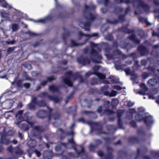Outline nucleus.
I'll use <instances>...</instances> for the list:
<instances>
[{"instance_id": "nucleus-12", "label": "nucleus", "mask_w": 159, "mask_h": 159, "mask_svg": "<svg viewBox=\"0 0 159 159\" xmlns=\"http://www.w3.org/2000/svg\"><path fill=\"white\" fill-rule=\"evenodd\" d=\"M79 35L80 36H84L85 37L86 40H88L91 37H98V34L97 33H93L91 34H83L82 32H80L79 33Z\"/></svg>"}, {"instance_id": "nucleus-25", "label": "nucleus", "mask_w": 159, "mask_h": 159, "mask_svg": "<svg viewBox=\"0 0 159 159\" xmlns=\"http://www.w3.org/2000/svg\"><path fill=\"white\" fill-rule=\"evenodd\" d=\"M117 93V92L113 90H112L110 93L109 92L105 93L106 96H107L110 97L115 96L116 95Z\"/></svg>"}, {"instance_id": "nucleus-19", "label": "nucleus", "mask_w": 159, "mask_h": 159, "mask_svg": "<svg viewBox=\"0 0 159 159\" xmlns=\"http://www.w3.org/2000/svg\"><path fill=\"white\" fill-rule=\"evenodd\" d=\"M123 113V111L122 110H119L117 112V116L118 118V124L119 126L120 127H122L121 120L120 119V117L122 116Z\"/></svg>"}, {"instance_id": "nucleus-38", "label": "nucleus", "mask_w": 159, "mask_h": 159, "mask_svg": "<svg viewBox=\"0 0 159 159\" xmlns=\"http://www.w3.org/2000/svg\"><path fill=\"white\" fill-rule=\"evenodd\" d=\"M85 9L86 11H90L91 9L94 8V6L92 5L91 7L87 6V5L85 6Z\"/></svg>"}, {"instance_id": "nucleus-21", "label": "nucleus", "mask_w": 159, "mask_h": 159, "mask_svg": "<svg viewBox=\"0 0 159 159\" xmlns=\"http://www.w3.org/2000/svg\"><path fill=\"white\" fill-rule=\"evenodd\" d=\"M51 15L48 16L47 17L42 19H39L38 20L35 21L36 22L40 23H44L47 21L51 20Z\"/></svg>"}, {"instance_id": "nucleus-11", "label": "nucleus", "mask_w": 159, "mask_h": 159, "mask_svg": "<svg viewBox=\"0 0 159 159\" xmlns=\"http://www.w3.org/2000/svg\"><path fill=\"white\" fill-rule=\"evenodd\" d=\"M36 98L35 97H33L32 98V101L31 103L28 105L29 109L32 110H34L35 108V106L36 104Z\"/></svg>"}, {"instance_id": "nucleus-29", "label": "nucleus", "mask_w": 159, "mask_h": 159, "mask_svg": "<svg viewBox=\"0 0 159 159\" xmlns=\"http://www.w3.org/2000/svg\"><path fill=\"white\" fill-rule=\"evenodd\" d=\"M9 143V140L4 138L2 136L1 137V139L0 140V143H3L7 145Z\"/></svg>"}, {"instance_id": "nucleus-41", "label": "nucleus", "mask_w": 159, "mask_h": 159, "mask_svg": "<svg viewBox=\"0 0 159 159\" xmlns=\"http://www.w3.org/2000/svg\"><path fill=\"white\" fill-rule=\"evenodd\" d=\"M139 67V66L138 65V61H135V65L134 66V70H138Z\"/></svg>"}, {"instance_id": "nucleus-34", "label": "nucleus", "mask_w": 159, "mask_h": 159, "mask_svg": "<svg viewBox=\"0 0 159 159\" xmlns=\"http://www.w3.org/2000/svg\"><path fill=\"white\" fill-rule=\"evenodd\" d=\"M11 27L12 32H15L17 30L18 26V25L16 24H13L11 25Z\"/></svg>"}, {"instance_id": "nucleus-33", "label": "nucleus", "mask_w": 159, "mask_h": 159, "mask_svg": "<svg viewBox=\"0 0 159 159\" xmlns=\"http://www.w3.org/2000/svg\"><path fill=\"white\" fill-rule=\"evenodd\" d=\"M120 62L119 61H118L116 62L115 63V66H116V69L118 70H120L122 69L123 68V65H121L119 64Z\"/></svg>"}, {"instance_id": "nucleus-60", "label": "nucleus", "mask_w": 159, "mask_h": 159, "mask_svg": "<svg viewBox=\"0 0 159 159\" xmlns=\"http://www.w3.org/2000/svg\"><path fill=\"white\" fill-rule=\"evenodd\" d=\"M112 156L111 154H109L105 158L106 159H112Z\"/></svg>"}, {"instance_id": "nucleus-42", "label": "nucleus", "mask_w": 159, "mask_h": 159, "mask_svg": "<svg viewBox=\"0 0 159 159\" xmlns=\"http://www.w3.org/2000/svg\"><path fill=\"white\" fill-rule=\"evenodd\" d=\"M129 113L130 114V118H131L132 117V114L134 113L135 112V110L134 109H130L129 110Z\"/></svg>"}, {"instance_id": "nucleus-49", "label": "nucleus", "mask_w": 159, "mask_h": 159, "mask_svg": "<svg viewBox=\"0 0 159 159\" xmlns=\"http://www.w3.org/2000/svg\"><path fill=\"white\" fill-rule=\"evenodd\" d=\"M113 88L118 90H120L122 89L121 87L117 85H114L113 87Z\"/></svg>"}, {"instance_id": "nucleus-47", "label": "nucleus", "mask_w": 159, "mask_h": 159, "mask_svg": "<svg viewBox=\"0 0 159 159\" xmlns=\"http://www.w3.org/2000/svg\"><path fill=\"white\" fill-rule=\"evenodd\" d=\"M24 66L28 70H30L32 68L31 65L30 64H26L24 65Z\"/></svg>"}, {"instance_id": "nucleus-52", "label": "nucleus", "mask_w": 159, "mask_h": 159, "mask_svg": "<svg viewBox=\"0 0 159 159\" xmlns=\"http://www.w3.org/2000/svg\"><path fill=\"white\" fill-rule=\"evenodd\" d=\"M15 43V41L14 40H13L12 41H7L6 42V43L8 44H14Z\"/></svg>"}, {"instance_id": "nucleus-36", "label": "nucleus", "mask_w": 159, "mask_h": 159, "mask_svg": "<svg viewBox=\"0 0 159 159\" xmlns=\"http://www.w3.org/2000/svg\"><path fill=\"white\" fill-rule=\"evenodd\" d=\"M96 17L95 15H93L89 13L88 16L86 17V18L90 20H93Z\"/></svg>"}, {"instance_id": "nucleus-5", "label": "nucleus", "mask_w": 159, "mask_h": 159, "mask_svg": "<svg viewBox=\"0 0 159 159\" xmlns=\"http://www.w3.org/2000/svg\"><path fill=\"white\" fill-rule=\"evenodd\" d=\"M66 78L64 79V82L68 86H72V80L74 78V74H72L71 71H69L66 73Z\"/></svg>"}, {"instance_id": "nucleus-63", "label": "nucleus", "mask_w": 159, "mask_h": 159, "mask_svg": "<svg viewBox=\"0 0 159 159\" xmlns=\"http://www.w3.org/2000/svg\"><path fill=\"white\" fill-rule=\"evenodd\" d=\"M151 92L153 94H156L157 93L158 91L157 89H154L152 90Z\"/></svg>"}, {"instance_id": "nucleus-14", "label": "nucleus", "mask_w": 159, "mask_h": 159, "mask_svg": "<svg viewBox=\"0 0 159 159\" xmlns=\"http://www.w3.org/2000/svg\"><path fill=\"white\" fill-rule=\"evenodd\" d=\"M157 80L154 78H152L148 80L147 84L149 86L152 87L155 86L157 84Z\"/></svg>"}, {"instance_id": "nucleus-8", "label": "nucleus", "mask_w": 159, "mask_h": 159, "mask_svg": "<svg viewBox=\"0 0 159 159\" xmlns=\"http://www.w3.org/2000/svg\"><path fill=\"white\" fill-rule=\"evenodd\" d=\"M41 98L48 97V98L51 100L53 101L55 103H57L60 101L61 98H58L56 97H54L52 96L48 95V94L46 92H43L41 94H40L38 96Z\"/></svg>"}, {"instance_id": "nucleus-13", "label": "nucleus", "mask_w": 159, "mask_h": 159, "mask_svg": "<svg viewBox=\"0 0 159 159\" xmlns=\"http://www.w3.org/2000/svg\"><path fill=\"white\" fill-rule=\"evenodd\" d=\"M40 131V128L38 126H35L33 128V130L31 132V133L32 135L36 136L39 134Z\"/></svg>"}, {"instance_id": "nucleus-59", "label": "nucleus", "mask_w": 159, "mask_h": 159, "mask_svg": "<svg viewBox=\"0 0 159 159\" xmlns=\"http://www.w3.org/2000/svg\"><path fill=\"white\" fill-rule=\"evenodd\" d=\"M105 112L108 113L110 115L113 114L114 113H115L113 112L112 111L110 110H106Z\"/></svg>"}, {"instance_id": "nucleus-31", "label": "nucleus", "mask_w": 159, "mask_h": 159, "mask_svg": "<svg viewBox=\"0 0 159 159\" xmlns=\"http://www.w3.org/2000/svg\"><path fill=\"white\" fill-rule=\"evenodd\" d=\"M0 4L3 7H8L9 5L4 0H0Z\"/></svg>"}, {"instance_id": "nucleus-39", "label": "nucleus", "mask_w": 159, "mask_h": 159, "mask_svg": "<svg viewBox=\"0 0 159 159\" xmlns=\"http://www.w3.org/2000/svg\"><path fill=\"white\" fill-rule=\"evenodd\" d=\"M38 105L40 107H43L46 105V103L44 101H41L38 102L37 103Z\"/></svg>"}, {"instance_id": "nucleus-58", "label": "nucleus", "mask_w": 159, "mask_h": 159, "mask_svg": "<svg viewBox=\"0 0 159 159\" xmlns=\"http://www.w3.org/2000/svg\"><path fill=\"white\" fill-rule=\"evenodd\" d=\"M34 152L36 153V154L37 155V156L38 157H39L40 156L41 153H40L37 150H35L34 151Z\"/></svg>"}, {"instance_id": "nucleus-57", "label": "nucleus", "mask_w": 159, "mask_h": 159, "mask_svg": "<svg viewBox=\"0 0 159 159\" xmlns=\"http://www.w3.org/2000/svg\"><path fill=\"white\" fill-rule=\"evenodd\" d=\"M38 74V73L37 71H33L32 72V75L33 76H36Z\"/></svg>"}, {"instance_id": "nucleus-26", "label": "nucleus", "mask_w": 159, "mask_h": 159, "mask_svg": "<svg viewBox=\"0 0 159 159\" xmlns=\"http://www.w3.org/2000/svg\"><path fill=\"white\" fill-rule=\"evenodd\" d=\"M109 79V81L112 83H116L119 82V80L116 79L113 76H110Z\"/></svg>"}, {"instance_id": "nucleus-64", "label": "nucleus", "mask_w": 159, "mask_h": 159, "mask_svg": "<svg viewBox=\"0 0 159 159\" xmlns=\"http://www.w3.org/2000/svg\"><path fill=\"white\" fill-rule=\"evenodd\" d=\"M24 86L26 88H29L30 86V84L29 83H25L24 84Z\"/></svg>"}, {"instance_id": "nucleus-54", "label": "nucleus", "mask_w": 159, "mask_h": 159, "mask_svg": "<svg viewBox=\"0 0 159 159\" xmlns=\"http://www.w3.org/2000/svg\"><path fill=\"white\" fill-rule=\"evenodd\" d=\"M94 148V146L90 144L89 146V150L90 151H93V149Z\"/></svg>"}, {"instance_id": "nucleus-24", "label": "nucleus", "mask_w": 159, "mask_h": 159, "mask_svg": "<svg viewBox=\"0 0 159 159\" xmlns=\"http://www.w3.org/2000/svg\"><path fill=\"white\" fill-rule=\"evenodd\" d=\"M49 88V90L53 93L57 92L58 90V88L54 85L50 86Z\"/></svg>"}, {"instance_id": "nucleus-55", "label": "nucleus", "mask_w": 159, "mask_h": 159, "mask_svg": "<svg viewBox=\"0 0 159 159\" xmlns=\"http://www.w3.org/2000/svg\"><path fill=\"white\" fill-rule=\"evenodd\" d=\"M144 36V32L143 31L140 29V36L141 37H143Z\"/></svg>"}, {"instance_id": "nucleus-3", "label": "nucleus", "mask_w": 159, "mask_h": 159, "mask_svg": "<svg viewBox=\"0 0 159 159\" xmlns=\"http://www.w3.org/2000/svg\"><path fill=\"white\" fill-rule=\"evenodd\" d=\"M61 148L59 146H57L55 147V149L57 151H60L62 148V146H64L65 147L67 148H70L72 147L75 150L76 153L79 156L80 155L82 154H83L84 152V150L82 146H79L77 147V148L80 149V151H79L77 150V148L75 147V144L72 138H71L70 139H69L68 140V143H61Z\"/></svg>"}, {"instance_id": "nucleus-2", "label": "nucleus", "mask_w": 159, "mask_h": 159, "mask_svg": "<svg viewBox=\"0 0 159 159\" xmlns=\"http://www.w3.org/2000/svg\"><path fill=\"white\" fill-rule=\"evenodd\" d=\"M90 45L91 49L89 53L91 55V59L96 63H101V60L102 57L98 52L101 51L99 48V45L91 42Z\"/></svg>"}, {"instance_id": "nucleus-6", "label": "nucleus", "mask_w": 159, "mask_h": 159, "mask_svg": "<svg viewBox=\"0 0 159 159\" xmlns=\"http://www.w3.org/2000/svg\"><path fill=\"white\" fill-rule=\"evenodd\" d=\"M99 68V66L98 65H96L93 68V69L95 72H92L90 71L88 73H86V75L87 76H89L91 75L95 74L100 79L102 80L104 79L105 78V76L104 75L100 73L96 72L98 70Z\"/></svg>"}, {"instance_id": "nucleus-37", "label": "nucleus", "mask_w": 159, "mask_h": 159, "mask_svg": "<svg viewBox=\"0 0 159 159\" xmlns=\"http://www.w3.org/2000/svg\"><path fill=\"white\" fill-rule=\"evenodd\" d=\"M90 24L89 23H85L84 25V28L86 30H89V27Z\"/></svg>"}, {"instance_id": "nucleus-23", "label": "nucleus", "mask_w": 159, "mask_h": 159, "mask_svg": "<svg viewBox=\"0 0 159 159\" xmlns=\"http://www.w3.org/2000/svg\"><path fill=\"white\" fill-rule=\"evenodd\" d=\"M27 145L30 148H34L36 145V142L34 140H30L28 142Z\"/></svg>"}, {"instance_id": "nucleus-51", "label": "nucleus", "mask_w": 159, "mask_h": 159, "mask_svg": "<svg viewBox=\"0 0 159 159\" xmlns=\"http://www.w3.org/2000/svg\"><path fill=\"white\" fill-rule=\"evenodd\" d=\"M7 150L11 153H12L13 148L11 146H9L7 148Z\"/></svg>"}, {"instance_id": "nucleus-50", "label": "nucleus", "mask_w": 159, "mask_h": 159, "mask_svg": "<svg viewBox=\"0 0 159 159\" xmlns=\"http://www.w3.org/2000/svg\"><path fill=\"white\" fill-rule=\"evenodd\" d=\"M15 48V47L9 48L7 49V52H11L14 50Z\"/></svg>"}, {"instance_id": "nucleus-15", "label": "nucleus", "mask_w": 159, "mask_h": 159, "mask_svg": "<svg viewBox=\"0 0 159 159\" xmlns=\"http://www.w3.org/2000/svg\"><path fill=\"white\" fill-rule=\"evenodd\" d=\"M2 106L4 107V108H10L12 106V100H7L4 102L2 103Z\"/></svg>"}, {"instance_id": "nucleus-44", "label": "nucleus", "mask_w": 159, "mask_h": 159, "mask_svg": "<svg viewBox=\"0 0 159 159\" xmlns=\"http://www.w3.org/2000/svg\"><path fill=\"white\" fill-rule=\"evenodd\" d=\"M123 10V9L120 7H118L116 8L115 9V12L116 13H118L119 12L122 11Z\"/></svg>"}, {"instance_id": "nucleus-1", "label": "nucleus", "mask_w": 159, "mask_h": 159, "mask_svg": "<svg viewBox=\"0 0 159 159\" xmlns=\"http://www.w3.org/2000/svg\"><path fill=\"white\" fill-rule=\"evenodd\" d=\"M23 113V111L18 112L16 115V121L15 123L20 128L24 131H26L29 128V125L32 126L34 123L29 121L32 117L30 115L29 112H26L24 114Z\"/></svg>"}, {"instance_id": "nucleus-62", "label": "nucleus", "mask_w": 159, "mask_h": 159, "mask_svg": "<svg viewBox=\"0 0 159 159\" xmlns=\"http://www.w3.org/2000/svg\"><path fill=\"white\" fill-rule=\"evenodd\" d=\"M154 3L157 5H159V0H153Z\"/></svg>"}, {"instance_id": "nucleus-35", "label": "nucleus", "mask_w": 159, "mask_h": 159, "mask_svg": "<svg viewBox=\"0 0 159 159\" xmlns=\"http://www.w3.org/2000/svg\"><path fill=\"white\" fill-rule=\"evenodd\" d=\"M118 103V100L116 99H113L111 102V105L112 107L116 106Z\"/></svg>"}, {"instance_id": "nucleus-46", "label": "nucleus", "mask_w": 159, "mask_h": 159, "mask_svg": "<svg viewBox=\"0 0 159 159\" xmlns=\"http://www.w3.org/2000/svg\"><path fill=\"white\" fill-rule=\"evenodd\" d=\"M98 80L97 79H93L91 81V84L92 85H94L97 84Z\"/></svg>"}, {"instance_id": "nucleus-61", "label": "nucleus", "mask_w": 159, "mask_h": 159, "mask_svg": "<svg viewBox=\"0 0 159 159\" xmlns=\"http://www.w3.org/2000/svg\"><path fill=\"white\" fill-rule=\"evenodd\" d=\"M98 155L100 157H102L103 155V153L101 151H99L98 152Z\"/></svg>"}, {"instance_id": "nucleus-45", "label": "nucleus", "mask_w": 159, "mask_h": 159, "mask_svg": "<svg viewBox=\"0 0 159 159\" xmlns=\"http://www.w3.org/2000/svg\"><path fill=\"white\" fill-rule=\"evenodd\" d=\"M106 39L108 40H112L113 37L111 34H109L107 36Z\"/></svg>"}, {"instance_id": "nucleus-18", "label": "nucleus", "mask_w": 159, "mask_h": 159, "mask_svg": "<svg viewBox=\"0 0 159 159\" xmlns=\"http://www.w3.org/2000/svg\"><path fill=\"white\" fill-rule=\"evenodd\" d=\"M43 156L45 159H51L52 154L51 151H44L43 153Z\"/></svg>"}, {"instance_id": "nucleus-30", "label": "nucleus", "mask_w": 159, "mask_h": 159, "mask_svg": "<svg viewBox=\"0 0 159 159\" xmlns=\"http://www.w3.org/2000/svg\"><path fill=\"white\" fill-rule=\"evenodd\" d=\"M140 22H141L142 23H145L148 25H150L152 24L151 23L149 22L147 19L141 17H140Z\"/></svg>"}, {"instance_id": "nucleus-4", "label": "nucleus", "mask_w": 159, "mask_h": 159, "mask_svg": "<svg viewBox=\"0 0 159 159\" xmlns=\"http://www.w3.org/2000/svg\"><path fill=\"white\" fill-rule=\"evenodd\" d=\"M144 111L143 108H140V122L143 121L147 126H149L153 123L152 117L148 113Z\"/></svg>"}, {"instance_id": "nucleus-28", "label": "nucleus", "mask_w": 159, "mask_h": 159, "mask_svg": "<svg viewBox=\"0 0 159 159\" xmlns=\"http://www.w3.org/2000/svg\"><path fill=\"white\" fill-rule=\"evenodd\" d=\"M116 2L118 4L120 3H125L128 4L130 3L131 2L130 0H115Z\"/></svg>"}, {"instance_id": "nucleus-16", "label": "nucleus", "mask_w": 159, "mask_h": 159, "mask_svg": "<svg viewBox=\"0 0 159 159\" xmlns=\"http://www.w3.org/2000/svg\"><path fill=\"white\" fill-rule=\"evenodd\" d=\"M77 61L79 63L84 65L88 64L90 63V61L89 59H85L82 57L78 58Z\"/></svg>"}, {"instance_id": "nucleus-22", "label": "nucleus", "mask_w": 159, "mask_h": 159, "mask_svg": "<svg viewBox=\"0 0 159 159\" xmlns=\"http://www.w3.org/2000/svg\"><path fill=\"white\" fill-rule=\"evenodd\" d=\"M140 7L143 8L144 10L147 11L149 9V7L145 4L143 1L140 0Z\"/></svg>"}, {"instance_id": "nucleus-43", "label": "nucleus", "mask_w": 159, "mask_h": 159, "mask_svg": "<svg viewBox=\"0 0 159 159\" xmlns=\"http://www.w3.org/2000/svg\"><path fill=\"white\" fill-rule=\"evenodd\" d=\"M138 56L136 53H133L131 54L130 57L132 58L134 60H135L137 57Z\"/></svg>"}, {"instance_id": "nucleus-27", "label": "nucleus", "mask_w": 159, "mask_h": 159, "mask_svg": "<svg viewBox=\"0 0 159 159\" xmlns=\"http://www.w3.org/2000/svg\"><path fill=\"white\" fill-rule=\"evenodd\" d=\"M125 20V16L123 15H120L119 17V20H115L113 22H111V24H116L119 22V21L121 22H122Z\"/></svg>"}, {"instance_id": "nucleus-17", "label": "nucleus", "mask_w": 159, "mask_h": 159, "mask_svg": "<svg viewBox=\"0 0 159 159\" xmlns=\"http://www.w3.org/2000/svg\"><path fill=\"white\" fill-rule=\"evenodd\" d=\"M140 87L142 89L140 90V94L145 95L148 90V88L144 84H142Z\"/></svg>"}, {"instance_id": "nucleus-56", "label": "nucleus", "mask_w": 159, "mask_h": 159, "mask_svg": "<svg viewBox=\"0 0 159 159\" xmlns=\"http://www.w3.org/2000/svg\"><path fill=\"white\" fill-rule=\"evenodd\" d=\"M127 104L128 106L131 107L134 105V103L130 101H129L127 102Z\"/></svg>"}, {"instance_id": "nucleus-10", "label": "nucleus", "mask_w": 159, "mask_h": 159, "mask_svg": "<svg viewBox=\"0 0 159 159\" xmlns=\"http://www.w3.org/2000/svg\"><path fill=\"white\" fill-rule=\"evenodd\" d=\"M118 55H122V54H121L119 50L117 49L113 52V55H112L111 54H107L106 55V57L107 59L109 60H110L111 59L116 58L115 56H117Z\"/></svg>"}, {"instance_id": "nucleus-32", "label": "nucleus", "mask_w": 159, "mask_h": 159, "mask_svg": "<svg viewBox=\"0 0 159 159\" xmlns=\"http://www.w3.org/2000/svg\"><path fill=\"white\" fill-rule=\"evenodd\" d=\"M108 88V87L107 85H105L104 86H102L101 88V91L103 93V94L105 95H106L105 93L108 92L107 91V89Z\"/></svg>"}, {"instance_id": "nucleus-40", "label": "nucleus", "mask_w": 159, "mask_h": 159, "mask_svg": "<svg viewBox=\"0 0 159 159\" xmlns=\"http://www.w3.org/2000/svg\"><path fill=\"white\" fill-rule=\"evenodd\" d=\"M149 76V75L148 74L146 73V72H144L142 74V78L144 79H145L147 78L148 76Z\"/></svg>"}, {"instance_id": "nucleus-53", "label": "nucleus", "mask_w": 159, "mask_h": 159, "mask_svg": "<svg viewBox=\"0 0 159 159\" xmlns=\"http://www.w3.org/2000/svg\"><path fill=\"white\" fill-rule=\"evenodd\" d=\"M130 124L131 125L134 127H135L136 126V123L134 121H132L130 122Z\"/></svg>"}, {"instance_id": "nucleus-48", "label": "nucleus", "mask_w": 159, "mask_h": 159, "mask_svg": "<svg viewBox=\"0 0 159 159\" xmlns=\"http://www.w3.org/2000/svg\"><path fill=\"white\" fill-rule=\"evenodd\" d=\"M27 33L30 36H35L37 35V34L30 31H29Z\"/></svg>"}, {"instance_id": "nucleus-9", "label": "nucleus", "mask_w": 159, "mask_h": 159, "mask_svg": "<svg viewBox=\"0 0 159 159\" xmlns=\"http://www.w3.org/2000/svg\"><path fill=\"white\" fill-rule=\"evenodd\" d=\"M125 71L126 74H130L131 75V79L133 81V84H134L135 83L138 84V81L137 80V79L138 78V76L135 74H132L130 72V70L129 68H127L126 69Z\"/></svg>"}, {"instance_id": "nucleus-20", "label": "nucleus", "mask_w": 159, "mask_h": 159, "mask_svg": "<svg viewBox=\"0 0 159 159\" xmlns=\"http://www.w3.org/2000/svg\"><path fill=\"white\" fill-rule=\"evenodd\" d=\"M47 115V112L44 110L39 111L37 114V116L39 118H43Z\"/></svg>"}, {"instance_id": "nucleus-7", "label": "nucleus", "mask_w": 159, "mask_h": 159, "mask_svg": "<svg viewBox=\"0 0 159 159\" xmlns=\"http://www.w3.org/2000/svg\"><path fill=\"white\" fill-rule=\"evenodd\" d=\"M122 30L125 33H128L130 34V35L129 36L128 38L131 40L133 41L135 43H139V40L137 39L135 37V32L133 30H130L127 28H126L125 30H124V28H123Z\"/></svg>"}]
</instances>
